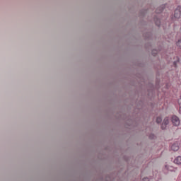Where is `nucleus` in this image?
I'll use <instances>...</instances> for the list:
<instances>
[{"mask_svg": "<svg viewBox=\"0 0 181 181\" xmlns=\"http://www.w3.org/2000/svg\"><path fill=\"white\" fill-rule=\"evenodd\" d=\"M141 181H149V178L148 177H144Z\"/></svg>", "mask_w": 181, "mask_h": 181, "instance_id": "12", "label": "nucleus"}, {"mask_svg": "<svg viewBox=\"0 0 181 181\" xmlns=\"http://www.w3.org/2000/svg\"><path fill=\"white\" fill-rule=\"evenodd\" d=\"M156 25L157 26H160V20L156 19Z\"/></svg>", "mask_w": 181, "mask_h": 181, "instance_id": "9", "label": "nucleus"}, {"mask_svg": "<svg viewBox=\"0 0 181 181\" xmlns=\"http://www.w3.org/2000/svg\"><path fill=\"white\" fill-rule=\"evenodd\" d=\"M174 163L176 165H181V156H178L174 159Z\"/></svg>", "mask_w": 181, "mask_h": 181, "instance_id": "5", "label": "nucleus"}, {"mask_svg": "<svg viewBox=\"0 0 181 181\" xmlns=\"http://www.w3.org/2000/svg\"><path fill=\"white\" fill-rule=\"evenodd\" d=\"M165 169H166V170H169L170 172H173V168L168 164L165 165Z\"/></svg>", "mask_w": 181, "mask_h": 181, "instance_id": "6", "label": "nucleus"}, {"mask_svg": "<svg viewBox=\"0 0 181 181\" xmlns=\"http://www.w3.org/2000/svg\"><path fill=\"white\" fill-rule=\"evenodd\" d=\"M181 16V7L180 6H178L174 12V18L175 19H180Z\"/></svg>", "mask_w": 181, "mask_h": 181, "instance_id": "2", "label": "nucleus"}, {"mask_svg": "<svg viewBox=\"0 0 181 181\" xmlns=\"http://www.w3.org/2000/svg\"><path fill=\"white\" fill-rule=\"evenodd\" d=\"M179 63V58L176 57V61L174 62V66L176 67V64Z\"/></svg>", "mask_w": 181, "mask_h": 181, "instance_id": "10", "label": "nucleus"}, {"mask_svg": "<svg viewBox=\"0 0 181 181\" xmlns=\"http://www.w3.org/2000/svg\"><path fill=\"white\" fill-rule=\"evenodd\" d=\"M179 107H180V108H179V112H180V114H181V105H179Z\"/></svg>", "mask_w": 181, "mask_h": 181, "instance_id": "13", "label": "nucleus"}, {"mask_svg": "<svg viewBox=\"0 0 181 181\" xmlns=\"http://www.w3.org/2000/svg\"><path fill=\"white\" fill-rule=\"evenodd\" d=\"M169 124V117L164 118L163 124L161 125L162 129H165L166 128V125Z\"/></svg>", "mask_w": 181, "mask_h": 181, "instance_id": "4", "label": "nucleus"}, {"mask_svg": "<svg viewBox=\"0 0 181 181\" xmlns=\"http://www.w3.org/2000/svg\"><path fill=\"white\" fill-rule=\"evenodd\" d=\"M164 6H162L159 7L158 8H157L156 11V13H162L163 11V7Z\"/></svg>", "mask_w": 181, "mask_h": 181, "instance_id": "7", "label": "nucleus"}, {"mask_svg": "<svg viewBox=\"0 0 181 181\" xmlns=\"http://www.w3.org/2000/svg\"><path fill=\"white\" fill-rule=\"evenodd\" d=\"M156 122L157 124H160V122H162V117H158L156 119Z\"/></svg>", "mask_w": 181, "mask_h": 181, "instance_id": "8", "label": "nucleus"}, {"mask_svg": "<svg viewBox=\"0 0 181 181\" xmlns=\"http://www.w3.org/2000/svg\"><path fill=\"white\" fill-rule=\"evenodd\" d=\"M171 122L175 127H179L180 125V119L176 115L171 117Z\"/></svg>", "mask_w": 181, "mask_h": 181, "instance_id": "1", "label": "nucleus"}, {"mask_svg": "<svg viewBox=\"0 0 181 181\" xmlns=\"http://www.w3.org/2000/svg\"><path fill=\"white\" fill-rule=\"evenodd\" d=\"M177 46H179V47H181V39L178 40L177 42Z\"/></svg>", "mask_w": 181, "mask_h": 181, "instance_id": "11", "label": "nucleus"}, {"mask_svg": "<svg viewBox=\"0 0 181 181\" xmlns=\"http://www.w3.org/2000/svg\"><path fill=\"white\" fill-rule=\"evenodd\" d=\"M171 150L176 152L179 151V142H175L171 146Z\"/></svg>", "mask_w": 181, "mask_h": 181, "instance_id": "3", "label": "nucleus"}]
</instances>
